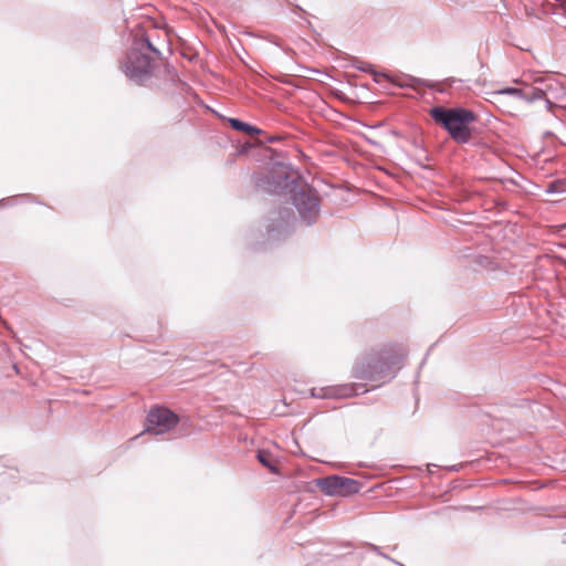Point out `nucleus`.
<instances>
[{
  "instance_id": "2",
  "label": "nucleus",
  "mask_w": 566,
  "mask_h": 566,
  "mask_svg": "<svg viewBox=\"0 0 566 566\" xmlns=\"http://www.w3.org/2000/svg\"><path fill=\"white\" fill-rule=\"evenodd\" d=\"M430 116L457 143L467 144L470 140V125L476 119V115L472 111L463 107L446 108L436 106L430 109Z\"/></svg>"
},
{
  "instance_id": "1",
  "label": "nucleus",
  "mask_w": 566,
  "mask_h": 566,
  "mask_svg": "<svg viewBox=\"0 0 566 566\" xmlns=\"http://www.w3.org/2000/svg\"><path fill=\"white\" fill-rule=\"evenodd\" d=\"M516 86H506L490 93L493 103L506 108V97L532 103L538 99H546L547 93L552 88L553 78L544 76H524L521 80H515Z\"/></svg>"
},
{
  "instance_id": "4",
  "label": "nucleus",
  "mask_w": 566,
  "mask_h": 566,
  "mask_svg": "<svg viewBox=\"0 0 566 566\" xmlns=\"http://www.w3.org/2000/svg\"><path fill=\"white\" fill-rule=\"evenodd\" d=\"M178 416L167 408L158 407L151 409L147 415L146 432L164 434L177 426Z\"/></svg>"
},
{
  "instance_id": "8",
  "label": "nucleus",
  "mask_w": 566,
  "mask_h": 566,
  "mask_svg": "<svg viewBox=\"0 0 566 566\" xmlns=\"http://www.w3.org/2000/svg\"><path fill=\"white\" fill-rule=\"evenodd\" d=\"M142 63L143 65L138 69H135L133 67L132 70L128 69L127 70V74L130 75V76H140L143 74H146L149 72V67H150V63H149V60L145 56H143L142 59Z\"/></svg>"
},
{
  "instance_id": "5",
  "label": "nucleus",
  "mask_w": 566,
  "mask_h": 566,
  "mask_svg": "<svg viewBox=\"0 0 566 566\" xmlns=\"http://www.w3.org/2000/svg\"><path fill=\"white\" fill-rule=\"evenodd\" d=\"M294 205L303 220L312 223L319 212V201L312 190H300L294 197Z\"/></svg>"
},
{
  "instance_id": "10",
  "label": "nucleus",
  "mask_w": 566,
  "mask_h": 566,
  "mask_svg": "<svg viewBox=\"0 0 566 566\" xmlns=\"http://www.w3.org/2000/svg\"><path fill=\"white\" fill-rule=\"evenodd\" d=\"M256 457L264 467L270 469L272 472H276V467L270 461V454L268 452L259 450Z\"/></svg>"
},
{
  "instance_id": "3",
  "label": "nucleus",
  "mask_w": 566,
  "mask_h": 566,
  "mask_svg": "<svg viewBox=\"0 0 566 566\" xmlns=\"http://www.w3.org/2000/svg\"><path fill=\"white\" fill-rule=\"evenodd\" d=\"M318 486L326 495L348 496L358 493L361 484L359 481L354 479L344 478L339 475H332L322 479L318 482Z\"/></svg>"
},
{
  "instance_id": "6",
  "label": "nucleus",
  "mask_w": 566,
  "mask_h": 566,
  "mask_svg": "<svg viewBox=\"0 0 566 566\" xmlns=\"http://www.w3.org/2000/svg\"><path fill=\"white\" fill-rule=\"evenodd\" d=\"M356 395L353 386L344 385L339 387L313 388L311 396L314 398H345Z\"/></svg>"
},
{
  "instance_id": "11",
  "label": "nucleus",
  "mask_w": 566,
  "mask_h": 566,
  "mask_svg": "<svg viewBox=\"0 0 566 566\" xmlns=\"http://www.w3.org/2000/svg\"><path fill=\"white\" fill-rule=\"evenodd\" d=\"M357 376L360 377V378H365V379H368L371 377V375H367V373L363 369L360 370H357Z\"/></svg>"
},
{
  "instance_id": "9",
  "label": "nucleus",
  "mask_w": 566,
  "mask_h": 566,
  "mask_svg": "<svg viewBox=\"0 0 566 566\" xmlns=\"http://www.w3.org/2000/svg\"><path fill=\"white\" fill-rule=\"evenodd\" d=\"M547 193H564L566 192V182L563 180H556L551 182L546 188Z\"/></svg>"
},
{
  "instance_id": "12",
  "label": "nucleus",
  "mask_w": 566,
  "mask_h": 566,
  "mask_svg": "<svg viewBox=\"0 0 566 566\" xmlns=\"http://www.w3.org/2000/svg\"><path fill=\"white\" fill-rule=\"evenodd\" d=\"M145 41H146V45H147V48H148L150 51H153V52H155V53H158L157 49L153 46L151 42H150L147 38L145 39Z\"/></svg>"
},
{
  "instance_id": "7",
  "label": "nucleus",
  "mask_w": 566,
  "mask_h": 566,
  "mask_svg": "<svg viewBox=\"0 0 566 566\" xmlns=\"http://www.w3.org/2000/svg\"><path fill=\"white\" fill-rule=\"evenodd\" d=\"M229 123L232 128H234L237 130L245 132L250 135H259L261 133V129H259L248 123H244L240 119H237V118H230Z\"/></svg>"
}]
</instances>
